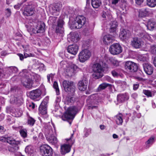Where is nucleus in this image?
<instances>
[{
	"mask_svg": "<svg viewBox=\"0 0 156 156\" xmlns=\"http://www.w3.org/2000/svg\"><path fill=\"white\" fill-rule=\"evenodd\" d=\"M112 73L113 76L114 77L118 75V73L115 71H112Z\"/></svg>",
	"mask_w": 156,
	"mask_h": 156,
	"instance_id": "nucleus-60",
	"label": "nucleus"
},
{
	"mask_svg": "<svg viewBox=\"0 0 156 156\" xmlns=\"http://www.w3.org/2000/svg\"><path fill=\"white\" fill-rule=\"evenodd\" d=\"M5 86V85L4 83H0V89H1Z\"/></svg>",
	"mask_w": 156,
	"mask_h": 156,
	"instance_id": "nucleus-63",
	"label": "nucleus"
},
{
	"mask_svg": "<svg viewBox=\"0 0 156 156\" xmlns=\"http://www.w3.org/2000/svg\"><path fill=\"white\" fill-rule=\"evenodd\" d=\"M14 155L15 156H24L22 155L20 152H17V151L14 153Z\"/></svg>",
	"mask_w": 156,
	"mask_h": 156,
	"instance_id": "nucleus-57",
	"label": "nucleus"
},
{
	"mask_svg": "<svg viewBox=\"0 0 156 156\" xmlns=\"http://www.w3.org/2000/svg\"><path fill=\"white\" fill-rule=\"evenodd\" d=\"M143 93L147 96L148 97H151L152 96V93L151 92L148 90H144L143 91Z\"/></svg>",
	"mask_w": 156,
	"mask_h": 156,
	"instance_id": "nucleus-47",
	"label": "nucleus"
},
{
	"mask_svg": "<svg viewBox=\"0 0 156 156\" xmlns=\"http://www.w3.org/2000/svg\"><path fill=\"white\" fill-rule=\"evenodd\" d=\"M64 62H61V65L64 64L63 67L66 74L69 76H71L78 71L79 68L75 65L72 63H67L65 64Z\"/></svg>",
	"mask_w": 156,
	"mask_h": 156,
	"instance_id": "nucleus-3",
	"label": "nucleus"
},
{
	"mask_svg": "<svg viewBox=\"0 0 156 156\" xmlns=\"http://www.w3.org/2000/svg\"><path fill=\"white\" fill-rule=\"evenodd\" d=\"M8 142L10 144L9 147V151L10 152L14 153L17 151L19 148L17 145L19 143L18 141H16L15 139L9 138V139L8 140Z\"/></svg>",
	"mask_w": 156,
	"mask_h": 156,
	"instance_id": "nucleus-11",
	"label": "nucleus"
},
{
	"mask_svg": "<svg viewBox=\"0 0 156 156\" xmlns=\"http://www.w3.org/2000/svg\"><path fill=\"white\" fill-rule=\"evenodd\" d=\"M144 0H135V2L138 5H140L143 2Z\"/></svg>",
	"mask_w": 156,
	"mask_h": 156,
	"instance_id": "nucleus-52",
	"label": "nucleus"
},
{
	"mask_svg": "<svg viewBox=\"0 0 156 156\" xmlns=\"http://www.w3.org/2000/svg\"><path fill=\"white\" fill-rule=\"evenodd\" d=\"M39 138L41 139H43L44 138V136L42 133H40L39 135Z\"/></svg>",
	"mask_w": 156,
	"mask_h": 156,
	"instance_id": "nucleus-61",
	"label": "nucleus"
},
{
	"mask_svg": "<svg viewBox=\"0 0 156 156\" xmlns=\"http://www.w3.org/2000/svg\"><path fill=\"white\" fill-rule=\"evenodd\" d=\"M35 122V120L32 118L29 117L27 119V124L31 126H33Z\"/></svg>",
	"mask_w": 156,
	"mask_h": 156,
	"instance_id": "nucleus-42",
	"label": "nucleus"
},
{
	"mask_svg": "<svg viewBox=\"0 0 156 156\" xmlns=\"http://www.w3.org/2000/svg\"><path fill=\"white\" fill-rule=\"evenodd\" d=\"M64 24V21L62 20H60L58 22V27L56 28V31L57 32L59 31V28L62 29L63 25Z\"/></svg>",
	"mask_w": 156,
	"mask_h": 156,
	"instance_id": "nucleus-38",
	"label": "nucleus"
},
{
	"mask_svg": "<svg viewBox=\"0 0 156 156\" xmlns=\"http://www.w3.org/2000/svg\"><path fill=\"white\" fill-rule=\"evenodd\" d=\"M20 133L21 136L24 138H25L27 136V131L26 129H22L20 131Z\"/></svg>",
	"mask_w": 156,
	"mask_h": 156,
	"instance_id": "nucleus-44",
	"label": "nucleus"
},
{
	"mask_svg": "<svg viewBox=\"0 0 156 156\" xmlns=\"http://www.w3.org/2000/svg\"><path fill=\"white\" fill-rule=\"evenodd\" d=\"M53 88L55 89L57 95L59 94V89L58 87V84L57 82L55 81L53 84Z\"/></svg>",
	"mask_w": 156,
	"mask_h": 156,
	"instance_id": "nucleus-41",
	"label": "nucleus"
},
{
	"mask_svg": "<svg viewBox=\"0 0 156 156\" xmlns=\"http://www.w3.org/2000/svg\"><path fill=\"white\" fill-rule=\"evenodd\" d=\"M37 5V3L35 2H30L25 7L23 14L27 16H32L35 13V8Z\"/></svg>",
	"mask_w": 156,
	"mask_h": 156,
	"instance_id": "nucleus-5",
	"label": "nucleus"
},
{
	"mask_svg": "<svg viewBox=\"0 0 156 156\" xmlns=\"http://www.w3.org/2000/svg\"><path fill=\"white\" fill-rule=\"evenodd\" d=\"M119 1V0H112V4L115 5Z\"/></svg>",
	"mask_w": 156,
	"mask_h": 156,
	"instance_id": "nucleus-56",
	"label": "nucleus"
},
{
	"mask_svg": "<svg viewBox=\"0 0 156 156\" xmlns=\"http://www.w3.org/2000/svg\"><path fill=\"white\" fill-rule=\"evenodd\" d=\"M86 22V19L85 17L82 16H78L71 23V27L73 29L80 28Z\"/></svg>",
	"mask_w": 156,
	"mask_h": 156,
	"instance_id": "nucleus-4",
	"label": "nucleus"
},
{
	"mask_svg": "<svg viewBox=\"0 0 156 156\" xmlns=\"http://www.w3.org/2000/svg\"><path fill=\"white\" fill-rule=\"evenodd\" d=\"M80 39L79 34L76 33H70L68 35V40L69 41L77 42Z\"/></svg>",
	"mask_w": 156,
	"mask_h": 156,
	"instance_id": "nucleus-19",
	"label": "nucleus"
},
{
	"mask_svg": "<svg viewBox=\"0 0 156 156\" xmlns=\"http://www.w3.org/2000/svg\"><path fill=\"white\" fill-rule=\"evenodd\" d=\"M102 40L103 43L107 45L110 44L113 41L112 36L109 34L104 36Z\"/></svg>",
	"mask_w": 156,
	"mask_h": 156,
	"instance_id": "nucleus-25",
	"label": "nucleus"
},
{
	"mask_svg": "<svg viewBox=\"0 0 156 156\" xmlns=\"http://www.w3.org/2000/svg\"><path fill=\"white\" fill-rule=\"evenodd\" d=\"M110 62L114 66H117L119 65V62L115 58H111L110 59Z\"/></svg>",
	"mask_w": 156,
	"mask_h": 156,
	"instance_id": "nucleus-43",
	"label": "nucleus"
},
{
	"mask_svg": "<svg viewBox=\"0 0 156 156\" xmlns=\"http://www.w3.org/2000/svg\"><path fill=\"white\" fill-rule=\"evenodd\" d=\"M129 98V95L126 94H121L118 95L117 97V100L119 103H122Z\"/></svg>",
	"mask_w": 156,
	"mask_h": 156,
	"instance_id": "nucleus-23",
	"label": "nucleus"
},
{
	"mask_svg": "<svg viewBox=\"0 0 156 156\" xmlns=\"http://www.w3.org/2000/svg\"><path fill=\"white\" fill-rule=\"evenodd\" d=\"M118 26L117 22L114 21H113L111 24L110 31L111 32H114L116 31V28Z\"/></svg>",
	"mask_w": 156,
	"mask_h": 156,
	"instance_id": "nucleus-35",
	"label": "nucleus"
},
{
	"mask_svg": "<svg viewBox=\"0 0 156 156\" xmlns=\"http://www.w3.org/2000/svg\"><path fill=\"white\" fill-rule=\"evenodd\" d=\"M151 50L152 54H156V45L152 46Z\"/></svg>",
	"mask_w": 156,
	"mask_h": 156,
	"instance_id": "nucleus-49",
	"label": "nucleus"
},
{
	"mask_svg": "<svg viewBox=\"0 0 156 156\" xmlns=\"http://www.w3.org/2000/svg\"><path fill=\"white\" fill-rule=\"evenodd\" d=\"M90 56V52L89 50L85 49L80 52L78 58L80 62L83 63L89 59Z\"/></svg>",
	"mask_w": 156,
	"mask_h": 156,
	"instance_id": "nucleus-8",
	"label": "nucleus"
},
{
	"mask_svg": "<svg viewBox=\"0 0 156 156\" xmlns=\"http://www.w3.org/2000/svg\"><path fill=\"white\" fill-rule=\"evenodd\" d=\"M35 105L33 103H30L29 105V106L33 109L35 108Z\"/></svg>",
	"mask_w": 156,
	"mask_h": 156,
	"instance_id": "nucleus-58",
	"label": "nucleus"
},
{
	"mask_svg": "<svg viewBox=\"0 0 156 156\" xmlns=\"http://www.w3.org/2000/svg\"><path fill=\"white\" fill-rule=\"evenodd\" d=\"M57 20V18L54 16H50L49 18L48 22L52 24L55 23Z\"/></svg>",
	"mask_w": 156,
	"mask_h": 156,
	"instance_id": "nucleus-46",
	"label": "nucleus"
},
{
	"mask_svg": "<svg viewBox=\"0 0 156 156\" xmlns=\"http://www.w3.org/2000/svg\"><path fill=\"white\" fill-rule=\"evenodd\" d=\"M49 98L46 97L41 102L40 105L39 110L40 113L42 115H44L47 113V104L48 102Z\"/></svg>",
	"mask_w": 156,
	"mask_h": 156,
	"instance_id": "nucleus-14",
	"label": "nucleus"
},
{
	"mask_svg": "<svg viewBox=\"0 0 156 156\" xmlns=\"http://www.w3.org/2000/svg\"><path fill=\"white\" fill-rule=\"evenodd\" d=\"M122 117L123 115L121 113L117 114L115 117V122L117 125H122L123 122Z\"/></svg>",
	"mask_w": 156,
	"mask_h": 156,
	"instance_id": "nucleus-28",
	"label": "nucleus"
},
{
	"mask_svg": "<svg viewBox=\"0 0 156 156\" xmlns=\"http://www.w3.org/2000/svg\"><path fill=\"white\" fill-rule=\"evenodd\" d=\"M109 50L111 53L113 55L119 54L122 51V47L118 43H115L112 45L109 48Z\"/></svg>",
	"mask_w": 156,
	"mask_h": 156,
	"instance_id": "nucleus-13",
	"label": "nucleus"
},
{
	"mask_svg": "<svg viewBox=\"0 0 156 156\" xmlns=\"http://www.w3.org/2000/svg\"><path fill=\"white\" fill-rule=\"evenodd\" d=\"M91 68L94 72L92 75L93 78L98 79L103 76L102 73L104 71V68L100 63H94L91 66Z\"/></svg>",
	"mask_w": 156,
	"mask_h": 156,
	"instance_id": "nucleus-2",
	"label": "nucleus"
},
{
	"mask_svg": "<svg viewBox=\"0 0 156 156\" xmlns=\"http://www.w3.org/2000/svg\"><path fill=\"white\" fill-rule=\"evenodd\" d=\"M41 90L36 89L31 91L29 93V96L31 99L37 101L41 98Z\"/></svg>",
	"mask_w": 156,
	"mask_h": 156,
	"instance_id": "nucleus-16",
	"label": "nucleus"
},
{
	"mask_svg": "<svg viewBox=\"0 0 156 156\" xmlns=\"http://www.w3.org/2000/svg\"><path fill=\"white\" fill-rule=\"evenodd\" d=\"M8 71L10 74L16 73L18 72V68L15 66L9 67L7 68Z\"/></svg>",
	"mask_w": 156,
	"mask_h": 156,
	"instance_id": "nucleus-36",
	"label": "nucleus"
},
{
	"mask_svg": "<svg viewBox=\"0 0 156 156\" xmlns=\"http://www.w3.org/2000/svg\"><path fill=\"white\" fill-rule=\"evenodd\" d=\"M77 109L74 106L69 107L67 109L64 116H62L63 120H65L63 119V117L67 119H73L77 112Z\"/></svg>",
	"mask_w": 156,
	"mask_h": 156,
	"instance_id": "nucleus-7",
	"label": "nucleus"
},
{
	"mask_svg": "<svg viewBox=\"0 0 156 156\" xmlns=\"http://www.w3.org/2000/svg\"><path fill=\"white\" fill-rule=\"evenodd\" d=\"M18 55L20 57V60H22L24 58V57L23 55L21 54H18Z\"/></svg>",
	"mask_w": 156,
	"mask_h": 156,
	"instance_id": "nucleus-62",
	"label": "nucleus"
},
{
	"mask_svg": "<svg viewBox=\"0 0 156 156\" xmlns=\"http://www.w3.org/2000/svg\"><path fill=\"white\" fill-rule=\"evenodd\" d=\"M148 56L146 55H141L139 57V60L143 62L147 61L148 60Z\"/></svg>",
	"mask_w": 156,
	"mask_h": 156,
	"instance_id": "nucleus-39",
	"label": "nucleus"
},
{
	"mask_svg": "<svg viewBox=\"0 0 156 156\" xmlns=\"http://www.w3.org/2000/svg\"><path fill=\"white\" fill-rule=\"evenodd\" d=\"M144 71L148 75L151 74L153 72V68L152 66L148 63H144L143 64Z\"/></svg>",
	"mask_w": 156,
	"mask_h": 156,
	"instance_id": "nucleus-20",
	"label": "nucleus"
},
{
	"mask_svg": "<svg viewBox=\"0 0 156 156\" xmlns=\"http://www.w3.org/2000/svg\"><path fill=\"white\" fill-rule=\"evenodd\" d=\"M54 75L52 73L48 74L47 76L48 81V82H50V80H52L53 78Z\"/></svg>",
	"mask_w": 156,
	"mask_h": 156,
	"instance_id": "nucleus-48",
	"label": "nucleus"
},
{
	"mask_svg": "<svg viewBox=\"0 0 156 156\" xmlns=\"http://www.w3.org/2000/svg\"><path fill=\"white\" fill-rule=\"evenodd\" d=\"M136 74L137 76L136 78L139 80H142L143 79L142 77L144 76V74L140 70H139L137 72Z\"/></svg>",
	"mask_w": 156,
	"mask_h": 156,
	"instance_id": "nucleus-40",
	"label": "nucleus"
},
{
	"mask_svg": "<svg viewBox=\"0 0 156 156\" xmlns=\"http://www.w3.org/2000/svg\"><path fill=\"white\" fill-rule=\"evenodd\" d=\"M154 142V138L153 137H151L146 142V147L147 148H149Z\"/></svg>",
	"mask_w": 156,
	"mask_h": 156,
	"instance_id": "nucleus-34",
	"label": "nucleus"
},
{
	"mask_svg": "<svg viewBox=\"0 0 156 156\" xmlns=\"http://www.w3.org/2000/svg\"><path fill=\"white\" fill-rule=\"evenodd\" d=\"M55 135H51L49 136H47V140L50 143L53 145H55L57 144L58 140L55 136Z\"/></svg>",
	"mask_w": 156,
	"mask_h": 156,
	"instance_id": "nucleus-27",
	"label": "nucleus"
},
{
	"mask_svg": "<svg viewBox=\"0 0 156 156\" xmlns=\"http://www.w3.org/2000/svg\"><path fill=\"white\" fill-rule=\"evenodd\" d=\"M5 12L6 15L8 17L11 14V11L10 9H9V8H7V9H6L5 11Z\"/></svg>",
	"mask_w": 156,
	"mask_h": 156,
	"instance_id": "nucleus-50",
	"label": "nucleus"
},
{
	"mask_svg": "<svg viewBox=\"0 0 156 156\" xmlns=\"http://www.w3.org/2000/svg\"><path fill=\"white\" fill-rule=\"evenodd\" d=\"M88 81L86 80L80 81L78 83V88L80 90L84 91L87 89Z\"/></svg>",
	"mask_w": 156,
	"mask_h": 156,
	"instance_id": "nucleus-22",
	"label": "nucleus"
},
{
	"mask_svg": "<svg viewBox=\"0 0 156 156\" xmlns=\"http://www.w3.org/2000/svg\"><path fill=\"white\" fill-rule=\"evenodd\" d=\"M147 4L150 7H154L156 5V0H147Z\"/></svg>",
	"mask_w": 156,
	"mask_h": 156,
	"instance_id": "nucleus-37",
	"label": "nucleus"
},
{
	"mask_svg": "<svg viewBox=\"0 0 156 156\" xmlns=\"http://www.w3.org/2000/svg\"><path fill=\"white\" fill-rule=\"evenodd\" d=\"M78 50V46L75 44H73L68 46L67 48L68 52L70 54L75 55L77 53Z\"/></svg>",
	"mask_w": 156,
	"mask_h": 156,
	"instance_id": "nucleus-21",
	"label": "nucleus"
},
{
	"mask_svg": "<svg viewBox=\"0 0 156 156\" xmlns=\"http://www.w3.org/2000/svg\"><path fill=\"white\" fill-rule=\"evenodd\" d=\"M24 57L25 58L27 57H28L32 56V54H28L26 53H24Z\"/></svg>",
	"mask_w": 156,
	"mask_h": 156,
	"instance_id": "nucleus-59",
	"label": "nucleus"
},
{
	"mask_svg": "<svg viewBox=\"0 0 156 156\" xmlns=\"http://www.w3.org/2000/svg\"><path fill=\"white\" fill-rule=\"evenodd\" d=\"M62 5L60 4H55L52 5L50 9L51 13L53 15H58L62 7Z\"/></svg>",
	"mask_w": 156,
	"mask_h": 156,
	"instance_id": "nucleus-17",
	"label": "nucleus"
},
{
	"mask_svg": "<svg viewBox=\"0 0 156 156\" xmlns=\"http://www.w3.org/2000/svg\"><path fill=\"white\" fill-rule=\"evenodd\" d=\"M62 85L66 92H70L72 94L74 92L75 87L73 82L64 80L63 82Z\"/></svg>",
	"mask_w": 156,
	"mask_h": 156,
	"instance_id": "nucleus-9",
	"label": "nucleus"
},
{
	"mask_svg": "<svg viewBox=\"0 0 156 156\" xmlns=\"http://www.w3.org/2000/svg\"><path fill=\"white\" fill-rule=\"evenodd\" d=\"M34 148L31 145L27 146L25 149L26 153L29 155H31L34 152Z\"/></svg>",
	"mask_w": 156,
	"mask_h": 156,
	"instance_id": "nucleus-32",
	"label": "nucleus"
},
{
	"mask_svg": "<svg viewBox=\"0 0 156 156\" xmlns=\"http://www.w3.org/2000/svg\"><path fill=\"white\" fill-rule=\"evenodd\" d=\"M109 85L108 83H103L99 86L98 87V90H101L104 89L107 87Z\"/></svg>",
	"mask_w": 156,
	"mask_h": 156,
	"instance_id": "nucleus-45",
	"label": "nucleus"
},
{
	"mask_svg": "<svg viewBox=\"0 0 156 156\" xmlns=\"http://www.w3.org/2000/svg\"><path fill=\"white\" fill-rule=\"evenodd\" d=\"M10 101L11 103L18 105H20L22 103L21 100L20 98L14 97L11 98Z\"/></svg>",
	"mask_w": 156,
	"mask_h": 156,
	"instance_id": "nucleus-33",
	"label": "nucleus"
},
{
	"mask_svg": "<svg viewBox=\"0 0 156 156\" xmlns=\"http://www.w3.org/2000/svg\"><path fill=\"white\" fill-rule=\"evenodd\" d=\"M73 135V134H72L70 138L66 139L68 142V144H63L61 145V152L62 154H65L70 151L71 146L74 142V140H72Z\"/></svg>",
	"mask_w": 156,
	"mask_h": 156,
	"instance_id": "nucleus-6",
	"label": "nucleus"
},
{
	"mask_svg": "<svg viewBox=\"0 0 156 156\" xmlns=\"http://www.w3.org/2000/svg\"><path fill=\"white\" fill-rule=\"evenodd\" d=\"M130 36L129 32V30H122L120 32L119 37L121 39L123 40L126 38Z\"/></svg>",
	"mask_w": 156,
	"mask_h": 156,
	"instance_id": "nucleus-26",
	"label": "nucleus"
},
{
	"mask_svg": "<svg viewBox=\"0 0 156 156\" xmlns=\"http://www.w3.org/2000/svg\"><path fill=\"white\" fill-rule=\"evenodd\" d=\"M147 26L149 30H151L156 27V23L153 20H150L148 22Z\"/></svg>",
	"mask_w": 156,
	"mask_h": 156,
	"instance_id": "nucleus-29",
	"label": "nucleus"
},
{
	"mask_svg": "<svg viewBox=\"0 0 156 156\" xmlns=\"http://www.w3.org/2000/svg\"><path fill=\"white\" fill-rule=\"evenodd\" d=\"M22 4V3H18L14 6V8L16 9H19Z\"/></svg>",
	"mask_w": 156,
	"mask_h": 156,
	"instance_id": "nucleus-51",
	"label": "nucleus"
},
{
	"mask_svg": "<svg viewBox=\"0 0 156 156\" xmlns=\"http://www.w3.org/2000/svg\"><path fill=\"white\" fill-rule=\"evenodd\" d=\"M138 95L136 93H134L132 94L131 96L134 99H136Z\"/></svg>",
	"mask_w": 156,
	"mask_h": 156,
	"instance_id": "nucleus-55",
	"label": "nucleus"
},
{
	"mask_svg": "<svg viewBox=\"0 0 156 156\" xmlns=\"http://www.w3.org/2000/svg\"><path fill=\"white\" fill-rule=\"evenodd\" d=\"M52 150L49 146L44 145L40 147V152L43 156H51Z\"/></svg>",
	"mask_w": 156,
	"mask_h": 156,
	"instance_id": "nucleus-10",
	"label": "nucleus"
},
{
	"mask_svg": "<svg viewBox=\"0 0 156 156\" xmlns=\"http://www.w3.org/2000/svg\"><path fill=\"white\" fill-rule=\"evenodd\" d=\"M43 131L46 138L47 136H49L51 135H56V131L55 128H54L53 129L52 127L49 125L45 126L43 129Z\"/></svg>",
	"mask_w": 156,
	"mask_h": 156,
	"instance_id": "nucleus-15",
	"label": "nucleus"
},
{
	"mask_svg": "<svg viewBox=\"0 0 156 156\" xmlns=\"http://www.w3.org/2000/svg\"><path fill=\"white\" fill-rule=\"evenodd\" d=\"M153 63L154 66L156 67V56L154 58Z\"/></svg>",
	"mask_w": 156,
	"mask_h": 156,
	"instance_id": "nucleus-64",
	"label": "nucleus"
},
{
	"mask_svg": "<svg viewBox=\"0 0 156 156\" xmlns=\"http://www.w3.org/2000/svg\"><path fill=\"white\" fill-rule=\"evenodd\" d=\"M44 66L43 64H41L40 66L38 67V68L40 70H44Z\"/></svg>",
	"mask_w": 156,
	"mask_h": 156,
	"instance_id": "nucleus-53",
	"label": "nucleus"
},
{
	"mask_svg": "<svg viewBox=\"0 0 156 156\" xmlns=\"http://www.w3.org/2000/svg\"><path fill=\"white\" fill-rule=\"evenodd\" d=\"M125 68L126 70L131 72H135L138 69L137 65L136 63L130 61L125 62Z\"/></svg>",
	"mask_w": 156,
	"mask_h": 156,
	"instance_id": "nucleus-12",
	"label": "nucleus"
},
{
	"mask_svg": "<svg viewBox=\"0 0 156 156\" xmlns=\"http://www.w3.org/2000/svg\"><path fill=\"white\" fill-rule=\"evenodd\" d=\"M45 25L43 23L39 22L34 28L33 32L34 33H43L44 31Z\"/></svg>",
	"mask_w": 156,
	"mask_h": 156,
	"instance_id": "nucleus-18",
	"label": "nucleus"
},
{
	"mask_svg": "<svg viewBox=\"0 0 156 156\" xmlns=\"http://www.w3.org/2000/svg\"><path fill=\"white\" fill-rule=\"evenodd\" d=\"M24 74V76L21 79V83L23 86L26 88L30 89L32 87L33 81L32 79L36 80L38 75L36 74L31 73H28L27 70L24 69L23 71Z\"/></svg>",
	"mask_w": 156,
	"mask_h": 156,
	"instance_id": "nucleus-1",
	"label": "nucleus"
},
{
	"mask_svg": "<svg viewBox=\"0 0 156 156\" xmlns=\"http://www.w3.org/2000/svg\"><path fill=\"white\" fill-rule=\"evenodd\" d=\"M139 86V84H134L133 85V89L135 90H137Z\"/></svg>",
	"mask_w": 156,
	"mask_h": 156,
	"instance_id": "nucleus-54",
	"label": "nucleus"
},
{
	"mask_svg": "<svg viewBox=\"0 0 156 156\" xmlns=\"http://www.w3.org/2000/svg\"><path fill=\"white\" fill-rule=\"evenodd\" d=\"M101 2L100 0H92L91 5L94 8H98L101 5Z\"/></svg>",
	"mask_w": 156,
	"mask_h": 156,
	"instance_id": "nucleus-31",
	"label": "nucleus"
},
{
	"mask_svg": "<svg viewBox=\"0 0 156 156\" xmlns=\"http://www.w3.org/2000/svg\"><path fill=\"white\" fill-rule=\"evenodd\" d=\"M142 42L137 38L135 37L131 41V45L136 48H140Z\"/></svg>",
	"mask_w": 156,
	"mask_h": 156,
	"instance_id": "nucleus-24",
	"label": "nucleus"
},
{
	"mask_svg": "<svg viewBox=\"0 0 156 156\" xmlns=\"http://www.w3.org/2000/svg\"><path fill=\"white\" fill-rule=\"evenodd\" d=\"M139 16L143 17L148 15V11L146 9H143L140 10L139 11Z\"/></svg>",
	"mask_w": 156,
	"mask_h": 156,
	"instance_id": "nucleus-30",
	"label": "nucleus"
}]
</instances>
